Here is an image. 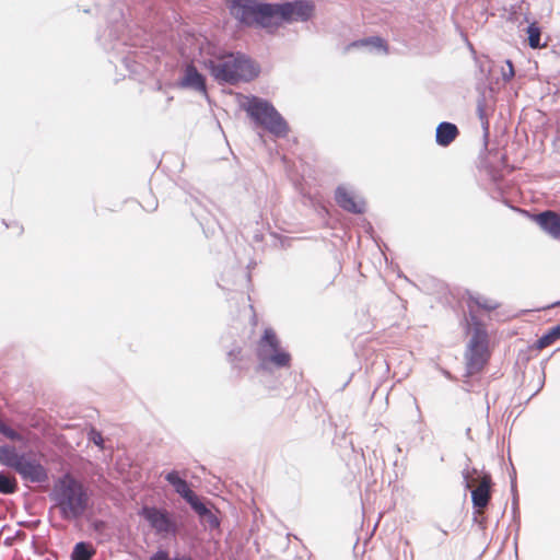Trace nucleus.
Returning <instances> with one entry per match:
<instances>
[{
    "instance_id": "19",
    "label": "nucleus",
    "mask_w": 560,
    "mask_h": 560,
    "mask_svg": "<svg viewBox=\"0 0 560 560\" xmlns=\"http://www.w3.org/2000/svg\"><path fill=\"white\" fill-rule=\"evenodd\" d=\"M18 490V481L15 477L5 471H0V493L13 494Z\"/></svg>"
},
{
    "instance_id": "5",
    "label": "nucleus",
    "mask_w": 560,
    "mask_h": 560,
    "mask_svg": "<svg viewBox=\"0 0 560 560\" xmlns=\"http://www.w3.org/2000/svg\"><path fill=\"white\" fill-rule=\"evenodd\" d=\"M256 357L258 369L266 372L290 368L291 354L281 347L272 328H266L257 342Z\"/></svg>"
},
{
    "instance_id": "24",
    "label": "nucleus",
    "mask_w": 560,
    "mask_h": 560,
    "mask_svg": "<svg viewBox=\"0 0 560 560\" xmlns=\"http://www.w3.org/2000/svg\"><path fill=\"white\" fill-rule=\"evenodd\" d=\"M190 508L200 516L203 517L209 513V509L200 501L198 495L195 493L191 498L186 501Z\"/></svg>"
},
{
    "instance_id": "3",
    "label": "nucleus",
    "mask_w": 560,
    "mask_h": 560,
    "mask_svg": "<svg viewBox=\"0 0 560 560\" xmlns=\"http://www.w3.org/2000/svg\"><path fill=\"white\" fill-rule=\"evenodd\" d=\"M0 464L15 470L25 481L43 483L48 480V471L35 454L20 453L14 445L0 446Z\"/></svg>"
},
{
    "instance_id": "2",
    "label": "nucleus",
    "mask_w": 560,
    "mask_h": 560,
    "mask_svg": "<svg viewBox=\"0 0 560 560\" xmlns=\"http://www.w3.org/2000/svg\"><path fill=\"white\" fill-rule=\"evenodd\" d=\"M213 79L219 83L235 84L258 77L259 69L243 54L223 52L205 61Z\"/></svg>"
},
{
    "instance_id": "30",
    "label": "nucleus",
    "mask_w": 560,
    "mask_h": 560,
    "mask_svg": "<svg viewBox=\"0 0 560 560\" xmlns=\"http://www.w3.org/2000/svg\"><path fill=\"white\" fill-rule=\"evenodd\" d=\"M471 472L472 474H477V469H472L471 471L466 468L463 470V479H464V486L466 489H470L471 488V485H472V481L470 480V477H471Z\"/></svg>"
},
{
    "instance_id": "16",
    "label": "nucleus",
    "mask_w": 560,
    "mask_h": 560,
    "mask_svg": "<svg viewBox=\"0 0 560 560\" xmlns=\"http://www.w3.org/2000/svg\"><path fill=\"white\" fill-rule=\"evenodd\" d=\"M164 478L174 488L175 492L185 501L195 494V492L189 488L188 482L179 476L178 471H168Z\"/></svg>"
},
{
    "instance_id": "11",
    "label": "nucleus",
    "mask_w": 560,
    "mask_h": 560,
    "mask_svg": "<svg viewBox=\"0 0 560 560\" xmlns=\"http://www.w3.org/2000/svg\"><path fill=\"white\" fill-rule=\"evenodd\" d=\"M177 86L207 95L206 78L198 71L194 63L185 66L183 75L177 82Z\"/></svg>"
},
{
    "instance_id": "31",
    "label": "nucleus",
    "mask_w": 560,
    "mask_h": 560,
    "mask_svg": "<svg viewBox=\"0 0 560 560\" xmlns=\"http://www.w3.org/2000/svg\"><path fill=\"white\" fill-rule=\"evenodd\" d=\"M149 560H173V558H170L168 552L166 550H158L154 552Z\"/></svg>"
},
{
    "instance_id": "22",
    "label": "nucleus",
    "mask_w": 560,
    "mask_h": 560,
    "mask_svg": "<svg viewBox=\"0 0 560 560\" xmlns=\"http://www.w3.org/2000/svg\"><path fill=\"white\" fill-rule=\"evenodd\" d=\"M528 45L530 48H540L544 45L540 44L541 31L536 23H532L527 27Z\"/></svg>"
},
{
    "instance_id": "23",
    "label": "nucleus",
    "mask_w": 560,
    "mask_h": 560,
    "mask_svg": "<svg viewBox=\"0 0 560 560\" xmlns=\"http://www.w3.org/2000/svg\"><path fill=\"white\" fill-rule=\"evenodd\" d=\"M477 114H478V117H479V120L481 122V127H482V130H483L485 141L487 142L488 137H489V120H488V116L486 114L485 101L483 100L478 101Z\"/></svg>"
},
{
    "instance_id": "18",
    "label": "nucleus",
    "mask_w": 560,
    "mask_h": 560,
    "mask_svg": "<svg viewBox=\"0 0 560 560\" xmlns=\"http://www.w3.org/2000/svg\"><path fill=\"white\" fill-rule=\"evenodd\" d=\"M95 552V549L90 542L80 541L73 547L71 560H91Z\"/></svg>"
},
{
    "instance_id": "26",
    "label": "nucleus",
    "mask_w": 560,
    "mask_h": 560,
    "mask_svg": "<svg viewBox=\"0 0 560 560\" xmlns=\"http://www.w3.org/2000/svg\"><path fill=\"white\" fill-rule=\"evenodd\" d=\"M228 360L233 365V368L240 369L241 365L237 364V361L242 360V349L236 347L230 350L228 353Z\"/></svg>"
},
{
    "instance_id": "15",
    "label": "nucleus",
    "mask_w": 560,
    "mask_h": 560,
    "mask_svg": "<svg viewBox=\"0 0 560 560\" xmlns=\"http://www.w3.org/2000/svg\"><path fill=\"white\" fill-rule=\"evenodd\" d=\"M459 131L455 124L442 121L436 127L435 141L440 147L450 145L458 136Z\"/></svg>"
},
{
    "instance_id": "34",
    "label": "nucleus",
    "mask_w": 560,
    "mask_h": 560,
    "mask_svg": "<svg viewBox=\"0 0 560 560\" xmlns=\"http://www.w3.org/2000/svg\"><path fill=\"white\" fill-rule=\"evenodd\" d=\"M109 47H110L112 49H116V47H117V46H116V44H112Z\"/></svg>"
},
{
    "instance_id": "7",
    "label": "nucleus",
    "mask_w": 560,
    "mask_h": 560,
    "mask_svg": "<svg viewBox=\"0 0 560 560\" xmlns=\"http://www.w3.org/2000/svg\"><path fill=\"white\" fill-rule=\"evenodd\" d=\"M470 322L474 332L466 351V374L474 375L480 372L488 361V335L478 317L470 312Z\"/></svg>"
},
{
    "instance_id": "12",
    "label": "nucleus",
    "mask_w": 560,
    "mask_h": 560,
    "mask_svg": "<svg viewBox=\"0 0 560 560\" xmlns=\"http://www.w3.org/2000/svg\"><path fill=\"white\" fill-rule=\"evenodd\" d=\"M335 199L338 206L348 212L360 214L365 210L364 200L355 198L353 194L343 186L337 187Z\"/></svg>"
},
{
    "instance_id": "27",
    "label": "nucleus",
    "mask_w": 560,
    "mask_h": 560,
    "mask_svg": "<svg viewBox=\"0 0 560 560\" xmlns=\"http://www.w3.org/2000/svg\"><path fill=\"white\" fill-rule=\"evenodd\" d=\"M506 69H502V79L504 81H510L514 77V68L511 60H506Z\"/></svg>"
},
{
    "instance_id": "32",
    "label": "nucleus",
    "mask_w": 560,
    "mask_h": 560,
    "mask_svg": "<svg viewBox=\"0 0 560 560\" xmlns=\"http://www.w3.org/2000/svg\"><path fill=\"white\" fill-rule=\"evenodd\" d=\"M173 560H194L190 556L186 555H177L173 557Z\"/></svg>"
},
{
    "instance_id": "33",
    "label": "nucleus",
    "mask_w": 560,
    "mask_h": 560,
    "mask_svg": "<svg viewBox=\"0 0 560 560\" xmlns=\"http://www.w3.org/2000/svg\"><path fill=\"white\" fill-rule=\"evenodd\" d=\"M556 306H560V301L552 303L549 307H556Z\"/></svg>"
},
{
    "instance_id": "29",
    "label": "nucleus",
    "mask_w": 560,
    "mask_h": 560,
    "mask_svg": "<svg viewBox=\"0 0 560 560\" xmlns=\"http://www.w3.org/2000/svg\"><path fill=\"white\" fill-rule=\"evenodd\" d=\"M202 518L208 523L210 528H218L220 526L219 518L211 511H209V513H207Z\"/></svg>"
},
{
    "instance_id": "4",
    "label": "nucleus",
    "mask_w": 560,
    "mask_h": 560,
    "mask_svg": "<svg viewBox=\"0 0 560 560\" xmlns=\"http://www.w3.org/2000/svg\"><path fill=\"white\" fill-rule=\"evenodd\" d=\"M229 9L231 15L243 26L264 30L279 27V23L275 22L273 3L231 0Z\"/></svg>"
},
{
    "instance_id": "25",
    "label": "nucleus",
    "mask_w": 560,
    "mask_h": 560,
    "mask_svg": "<svg viewBox=\"0 0 560 560\" xmlns=\"http://www.w3.org/2000/svg\"><path fill=\"white\" fill-rule=\"evenodd\" d=\"M0 433L4 435L7 439L14 441V442H22L24 440L23 435L13 430L11 427L5 424L0 419Z\"/></svg>"
},
{
    "instance_id": "13",
    "label": "nucleus",
    "mask_w": 560,
    "mask_h": 560,
    "mask_svg": "<svg viewBox=\"0 0 560 560\" xmlns=\"http://www.w3.org/2000/svg\"><path fill=\"white\" fill-rule=\"evenodd\" d=\"M539 228L553 240H560V214L546 210L535 215Z\"/></svg>"
},
{
    "instance_id": "8",
    "label": "nucleus",
    "mask_w": 560,
    "mask_h": 560,
    "mask_svg": "<svg viewBox=\"0 0 560 560\" xmlns=\"http://www.w3.org/2000/svg\"><path fill=\"white\" fill-rule=\"evenodd\" d=\"M273 11L275 22L279 23L280 26L283 22H307L314 15L315 4L310 0L285 1L273 3Z\"/></svg>"
},
{
    "instance_id": "21",
    "label": "nucleus",
    "mask_w": 560,
    "mask_h": 560,
    "mask_svg": "<svg viewBox=\"0 0 560 560\" xmlns=\"http://www.w3.org/2000/svg\"><path fill=\"white\" fill-rule=\"evenodd\" d=\"M560 339V324L549 329L545 335H542L536 343L537 349H544L556 340Z\"/></svg>"
},
{
    "instance_id": "28",
    "label": "nucleus",
    "mask_w": 560,
    "mask_h": 560,
    "mask_svg": "<svg viewBox=\"0 0 560 560\" xmlns=\"http://www.w3.org/2000/svg\"><path fill=\"white\" fill-rule=\"evenodd\" d=\"M89 439L90 441H92L95 445L102 447L103 446V443H104V440H103V436H102V433L96 431L95 429H92L89 433Z\"/></svg>"
},
{
    "instance_id": "6",
    "label": "nucleus",
    "mask_w": 560,
    "mask_h": 560,
    "mask_svg": "<svg viewBox=\"0 0 560 560\" xmlns=\"http://www.w3.org/2000/svg\"><path fill=\"white\" fill-rule=\"evenodd\" d=\"M246 112L256 124L262 126L273 136H287L288 124L270 102L254 96L248 102Z\"/></svg>"
},
{
    "instance_id": "1",
    "label": "nucleus",
    "mask_w": 560,
    "mask_h": 560,
    "mask_svg": "<svg viewBox=\"0 0 560 560\" xmlns=\"http://www.w3.org/2000/svg\"><path fill=\"white\" fill-rule=\"evenodd\" d=\"M50 499L65 521L80 518L89 505V495L83 485L72 475L65 474L55 482Z\"/></svg>"
},
{
    "instance_id": "14",
    "label": "nucleus",
    "mask_w": 560,
    "mask_h": 560,
    "mask_svg": "<svg viewBox=\"0 0 560 560\" xmlns=\"http://www.w3.org/2000/svg\"><path fill=\"white\" fill-rule=\"evenodd\" d=\"M491 476L485 474L481 477L480 483L471 490L472 506L476 509H485L490 501Z\"/></svg>"
},
{
    "instance_id": "10",
    "label": "nucleus",
    "mask_w": 560,
    "mask_h": 560,
    "mask_svg": "<svg viewBox=\"0 0 560 560\" xmlns=\"http://www.w3.org/2000/svg\"><path fill=\"white\" fill-rule=\"evenodd\" d=\"M140 515L149 523L158 535L175 536L178 532L176 521L166 509L143 506Z\"/></svg>"
},
{
    "instance_id": "17",
    "label": "nucleus",
    "mask_w": 560,
    "mask_h": 560,
    "mask_svg": "<svg viewBox=\"0 0 560 560\" xmlns=\"http://www.w3.org/2000/svg\"><path fill=\"white\" fill-rule=\"evenodd\" d=\"M349 47H368L371 50L382 51L383 54L387 52L386 42L377 36L355 40V42L351 43Z\"/></svg>"
},
{
    "instance_id": "20",
    "label": "nucleus",
    "mask_w": 560,
    "mask_h": 560,
    "mask_svg": "<svg viewBox=\"0 0 560 560\" xmlns=\"http://www.w3.org/2000/svg\"><path fill=\"white\" fill-rule=\"evenodd\" d=\"M471 304H475L479 308L486 310V311H493L498 307V303L491 299L481 296V295H469L468 306H469V313L474 312L471 311Z\"/></svg>"
},
{
    "instance_id": "9",
    "label": "nucleus",
    "mask_w": 560,
    "mask_h": 560,
    "mask_svg": "<svg viewBox=\"0 0 560 560\" xmlns=\"http://www.w3.org/2000/svg\"><path fill=\"white\" fill-rule=\"evenodd\" d=\"M108 21V36L105 35L100 37L105 47L109 46L112 42H121L124 45L136 46L137 42L129 37L126 32L129 31L127 20L122 8L119 5H113L107 14Z\"/></svg>"
}]
</instances>
